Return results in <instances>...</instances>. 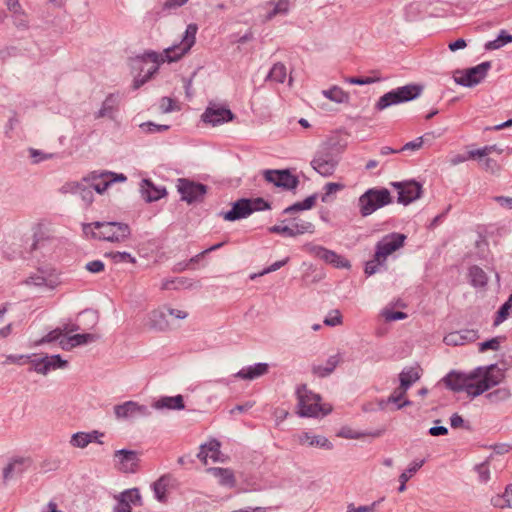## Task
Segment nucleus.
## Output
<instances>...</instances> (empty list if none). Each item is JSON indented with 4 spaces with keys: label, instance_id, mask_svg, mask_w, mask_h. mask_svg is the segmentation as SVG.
<instances>
[{
    "label": "nucleus",
    "instance_id": "53",
    "mask_svg": "<svg viewBox=\"0 0 512 512\" xmlns=\"http://www.w3.org/2000/svg\"><path fill=\"white\" fill-rule=\"evenodd\" d=\"M476 471L481 482H487L490 479V469L488 466V462H483L477 465Z\"/></svg>",
    "mask_w": 512,
    "mask_h": 512
},
{
    "label": "nucleus",
    "instance_id": "51",
    "mask_svg": "<svg viewBox=\"0 0 512 512\" xmlns=\"http://www.w3.org/2000/svg\"><path fill=\"white\" fill-rule=\"evenodd\" d=\"M512 308L509 307L508 305H506L505 303L500 307V309L498 310L497 314H496V317H495V320H494V325L495 326H498L499 324H501L503 321H505L508 316L510 315V310Z\"/></svg>",
    "mask_w": 512,
    "mask_h": 512
},
{
    "label": "nucleus",
    "instance_id": "31",
    "mask_svg": "<svg viewBox=\"0 0 512 512\" xmlns=\"http://www.w3.org/2000/svg\"><path fill=\"white\" fill-rule=\"evenodd\" d=\"M491 504L497 508L512 507V485L507 486L502 495L493 496Z\"/></svg>",
    "mask_w": 512,
    "mask_h": 512
},
{
    "label": "nucleus",
    "instance_id": "35",
    "mask_svg": "<svg viewBox=\"0 0 512 512\" xmlns=\"http://www.w3.org/2000/svg\"><path fill=\"white\" fill-rule=\"evenodd\" d=\"M420 378V374L417 368H409L403 370L400 375V384L409 389V387Z\"/></svg>",
    "mask_w": 512,
    "mask_h": 512
},
{
    "label": "nucleus",
    "instance_id": "13",
    "mask_svg": "<svg viewBox=\"0 0 512 512\" xmlns=\"http://www.w3.org/2000/svg\"><path fill=\"white\" fill-rule=\"evenodd\" d=\"M263 176L267 182L286 190L295 189L299 183L298 178L288 170H265Z\"/></svg>",
    "mask_w": 512,
    "mask_h": 512
},
{
    "label": "nucleus",
    "instance_id": "22",
    "mask_svg": "<svg viewBox=\"0 0 512 512\" xmlns=\"http://www.w3.org/2000/svg\"><path fill=\"white\" fill-rule=\"evenodd\" d=\"M146 410L145 407L139 406L136 402L127 401L121 405H117L114 408L115 415L117 418H128L135 416L136 414H142Z\"/></svg>",
    "mask_w": 512,
    "mask_h": 512
},
{
    "label": "nucleus",
    "instance_id": "4",
    "mask_svg": "<svg viewBox=\"0 0 512 512\" xmlns=\"http://www.w3.org/2000/svg\"><path fill=\"white\" fill-rule=\"evenodd\" d=\"M93 228L92 237L114 243L124 242L130 236V227L119 222H93L84 225V232Z\"/></svg>",
    "mask_w": 512,
    "mask_h": 512
},
{
    "label": "nucleus",
    "instance_id": "54",
    "mask_svg": "<svg viewBox=\"0 0 512 512\" xmlns=\"http://www.w3.org/2000/svg\"><path fill=\"white\" fill-rule=\"evenodd\" d=\"M344 188V185L343 184H340V183H334V182H330V183H327L324 187L325 189V194L323 195L322 197V201L323 202H327L328 201V196L337 192V191H340Z\"/></svg>",
    "mask_w": 512,
    "mask_h": 512
},
{
    "label": "nucleus",
    "instance_id": "44",
    "mask_svg": "<svg viewBox=\"0 0 512 512\" xmlns=\"http://www.w3.org/2000/svg\"><path fill=\"white\" fill-rule=\"evenodd\" d=\"M483 170L490 174H498L501 170V165L493 158H485L481 164Z\"/></svg>",
    "mask_w": 512,
    "mask_h": 512
},
{
    "label": "nucleus",
    "instance_id": "21",
    "mask_svg": "<svg viewBox=\"0 0 512 512\" xmlns=\"http://www.w3.org/2000/svg\"><path fill=\"white\" fill-rule=\"evenodd\" d=\"M268 364L266 363H258L254 366H249L241 369L239 372L235 374V377L244 379V380H253L260 376H263L268 373Z\"/></svg>",
    "mask_w": 512,
    "mask_h": 512
},
{
    "label": "nucleus",
    "instance_id": "59",
    "mask_svg": "<svg viewBox=\"0 0 512 512\" xmlns=\"http://www.w3.org/2000/svg\"><path fill=\"white\" fill-rule=\"evenodd\" d=\"M269 231L271 233L281 234V235L288 236V237H294L292 226L289 227V226L275 225V226L270 227Z\"/></svg>",
    "mask_w": 512,
    "mask_h": 512
},
{
    "label": "nucleus",
    "instance_id": "58",
    "mask_svg": "<svg viewBox=\"0 0 512 512\" xmlns=\"http://www.w3.org/2000/svg\"><path fill=\"white\" fill-rule=\"evenodd\" d=\"M444 342L447 345H462L463 344V337L461 332H454L450 333L447 336L444 337Z\"/></svg>",
    "mask_w": 512,
    "mask_h": 512
},
{
    "label": "nucleus",
    "instance_id": "60",
    "mask_svg": "<svg viewBox=\"0 0 512 512\" xmlns=\"http://www.w3.org/2000/svg\"><path fill=\"white\" fill-rule=\"evenodd\" d=\"M345 81L350 84L355 85H366L371 84L376 81V79L372 77H346Z\"/></svg>",
    "mask_w": 512,
    "mask_h": 512
},
{
    "label": "nucleus",
    "instance_id": "25",
    "mask_svg": "<svg viewBox=\"0 0 512 512\" xmlns=\"http://www.w3.org/2000/svg\"><path fill=\"white\" fill-rule=\"evenodd\" d=\"M340 361L341 357L339 354L332 355L328 358L325 365L314 364L312 367V371L318 377H326L334 371V369L340 363Z\"/></svg>",
    "mask_w": 512,
    "mask_h": 512
},
{
    "label": "nucleus",
    "instance_id": "27",
    "mask_svg": "<svg viewBox=\"0 0 512 512\" xmlns=\"http://www.w3.org/2000/svg\"><path fill=\"white\" fill-rule=\"evenodd\" d=\"M154 407L157 409H183L184 406V400L181 395H177L174 397H162L158 401L155 402Z\"/></svg>",
    "mask_w": 512,
    "mask_h": 512
},
{
    "label": "nucleus",
    "instance_id": "36",
    "mask_svg": "<svg viewBox=\"0 0 512 512\" xmlns=\"http://www.w3.org/2000/svg\"><path fill=\"white\" fill-rule=\"evenodd\" d=\"M286 76L287 73L285 65L282 63H276L271 68L268 79L278 83H283L286 79Z\"/></svg>",
    "mask_w": 512,
    "mask_h": 512
},
{
    "label": "nucleus",
    "instance_id": "41",
    "mask_svg": "<svg viewBox=\"0 0 512 512\" xmlns=\"http://www.w3.org/2000/svg\"><path fill=\"white\" fill-rule=\"evenodd\" d=\"M12 17L14 19V24L18 28L25 29L28 27V16L23 11L22 7L20 6L18 9H15L11 12Z\"/></svg>",
    "mask_w": 512,
    "mask_h": 512
},
{
    "label": "nucleus",
    "instance_id": "52",
    "mask_svg": "<svg viewBox=\"0 0 512 512\" xmlns=\"http://www.w3.org/2000/svg\"><path fill=\"white\" fill-rule=\"evenodd\" d=\"M81 181L66 182L60 188L62 194H77L80 189Z\"/></svg>",
    "mask_w": 512,
    "mask_h": 512
},
{
    "label": "nucleus",
    "instance_id": "55",
    "mask_svg": "<svg viewBox=\"0 0 512 512\" xmlns=\"http://www.w3.org/2000/svg\"><path fill=\"white\" fill-rule=\"evenodd\" d=\"M500 347V339L498 337L492 338L479 345V351L485 352L487 350H498Z\"/></svg>",
    "mask_w": 512,
    "mask_h": 512
},
{
    "label": "nucleus",
    "instance_id": "49",
    "mask_svg": "<svg viewBox=\"0 0 512 512\" xmlns=\"http://www.w3.org/2000/svg\"><path fill=\"white\" fill-rule=\"evenodd\" d=\"M324 324L327 326H337L342 324V315L339 310L331 311L328 316L324 319Z\"/></svg>",
    "mask_w": 512,
    "mask_h": 512
},
{
    "label": "nucleus",
    "instance_id": "12",
    "mask_svg": "<svg viewBox=\"0 0 512 512\" xmlns=\"http://www.w3.org/2000/svg\"><path fill=\"white\" fill-rule=\"evenodd\" d=\"M177 182V189L182 196V200L191 204L193 202H200L204 199L207 192V187L205 185L184 178L178 179Z\"/></svg>",
    "mask_w": 512,
    "mask_h": 512
},
{
    "label": "nucleus",
    "instance_id": "19",
    "mask_svg": "<svg viewBox=\"0 0 512 512\" xmlns=\"http://www.w3.org/2000/svg\"><path fill=\"white\" fill-rule=\"evenodd\" d=\"M141 193L147 202H153L162 198L166 194V190L156 187L152 181L144 179L141 184Z\"/></svg>",
    "mask_w": 512,
    "mask_h": 512
},
{
    "label": "nucleus",
    "instance_id": "38",
    "mask_svg": "<svg viewBox=\"0 0 512 512\" xmlns=\"http://www.w3.org/2000/svg\"><path fill=\"white\" fill-rule=\"evenodd\" d=\"M294 237L297 235H301L304 233H313L314 232V225L305 220H298L292 225Z\"/></svg>",
    "mask_w": 512,
    "mask_h": 512
},
{
    "label": "nucleus",
    "instance_id": "16",
    "mask_svg": "<svg viewBox=\"0 0 512 512\" xmlns=\"http://www.w3.org/2000/svg\"><path fill=\"white\" fill-rule=\"evenodd\" d=\"M144 327L155 331H166L170 329V321L165 306L149 312L145 318Z\"/></svg>",
    "mask_w": 512,
    "mask_h": 512
},
{
    "label": "nucleus",
    "instance_id": "57",
    "mask_svg": "<svg viewBox=\"0 0 512 512\" xmlns=\"http://www.w3.org/2000/svg\"><path fill=\"white\" fill-rule=\"evenodd\" d=\"M249 202L251 204V206H250L251 213L254 211H261V210L270 208L268 202H266L262 198L249 199Z\"/></svg>",
    "mask_w": 512,
    "mask_h": 512
},
{
    "label": "nucleus",
    "instance_id": "26",
    "mask_svg": "<svg viewBox=\"0 0 512 512\" xmlns=\"http://www.w3.org/2000/svg\"><path fill=\"white\" fill-rule=\"evenodd\" d=\"M98 435H99L98 431H93L91 433L77 432V433L72 435L71 440H70V444L73 447L85 448L93 440H96Z\"/></svg>",
    "mask_w": 512,
    "mask_h": 512
},
{
    "label": "nucleus",
    "instance_id": "56",
    "mask_svg": "<svg viewBox=\"0 0 512 512\" xmlns=\"http://www.w3.org/2000/svg\"><path fill=\"white\" fill-rule=\"evenodd\" d=\"M30 359V356H26V355H7L6 358H5V361H3V365H8V364H23L27 361H29Z\"/></svg>",
    "mask_w": 512,
    "mask_h": 512
},
{
    "label": "nucleus",
    "instance_id": "10",
    "mask_svg": "<svg viewBox=\"0 0 512 512\" xmlns=\"http://www.w3.org/2000/svg\"><path fill=\"white\" fill-rule=\"evenodd\" d=\"M490 68V62H482L475 67L456 71L454 80L459 85L472 87L479 84L486 77Z\"/></svg>",
    "mask_w": 512,
    "mask_h": 512
},
{
    "label": "nucleus",
    "instance_id": "37",
    "mask_svg": "<svg viewBox=\"0 0 512 512\" xmlns=\"http://www.w3.org/2000/svg\"><path fill=\"white\" fill-rule=\"evenodd\" d=\"M423 465V461H419V462H413L410 467L408 468V471L410 472V475H407L406 472H403L400 476H399V482H400V486H399V492H403L405 491L406 489V483L407 481L414 475V473H416Z\"/></svg>",
    "mask_w": 512,
    "mask_h": 512
},
{
    "label": "nucleus",
    "instance_id": "47",
    "mask_svg": "<svg viewBox=\"0 0 512 512\" xmlns=\"http://www.w3.org/2000/svg\"><path fill=\"white\" fill-rule=\"evenodd\" d=\"M510 397V391L506 388L497 389L487 395L491 402L506 400Z\"/></svg>",
    "mask_w": 512,
    "mask_h": 512
},
{
    "label": "nucleus",
    "instance_id": "42",
    "mask_svg": "<svg viewBox=\"0 0 512 512\" xmlns=\"http://www.w3.org/2000/svg\"><path fill=\"white\" fill-rule=\"evenodd\" d=\"M205 446L210 459L214 462L223 461L221 459L220 443L217 440H211Z\"/></svg>",
    "mask_w": 512,
    "mask_h": 512
},
{
    "label": "nucleus",
    "instance_id": "48",
    "mask_svg": "<svg viewBox=\"0 0 512 512\" xmlns=\"http://www.w3.org/2000/svg\"><path fill=\"white\" fill-rule=\"evenodd\" d=\"M62 332L60 330V327L50 331L46 336H44L42 339H40L39 341H36L35 342V345L38 346V345H41V344H44V343H51V342H54L58 339H60V337H62Z\"/></svg>",
    "mask_w": 512,
    "mask_h": 512
},
{
    "label": "nucleus",
    "instance_id": "64",
    "mask_svg": "<svg viewBox=\"0 0 512 512\" xmlns=\"http://www.w3.org/2000/svg\"><path fill=\"white\" fill-rule=\"evenodd\" d=\"M104 267V263L100 260H94L86 264V269L91 273L102 272Z\"/></svg>",
    "mask_w": 512,
    "mask_h": 512
},
{
    "label": "nucleus",
    "instance_id": "7",
    "mask_svg": "<svg viewBox=\"0 0 512 512\" xmlns=\"http://www.w3.org/2000/svg\"><path fill=\"white\" fill-rule=\"evenodd\" d=\"M421 93L418 85H406L385 93L375 104V109L382 111L391 105L407 102L417 98Z\"/></svg>",
    "mask_w": 512,
    "mask_h": 512
},
{
    "label": "nucleus",
    "instance_id": "11",
    "mask_svg": "<svg viewBox=\"0 0 512 512\" xmlns=\"http://www.w3.org/2000/svg\"><path fill=\"white\" fill-rule=\"evenodd\" d=\"M338 158L328 146L322 147L311 161L312 167L322 176H331L337 165Z\"/></svg>",
    "mask_w": 512,
    "mask_h": 512
},
{
    "label": "nucleus",
    "instance_id": "20",
    "mask_svg": "<svg viewBox=\"0 0 512 512\" xmlns=\"http://www.w3.org/2000/svg\"><path fill=\"white\" fill-rule=\"evenodd\" d=\"M31 464L29 458H17L9 463L3 470L5 480L12 478L14 475L22 474Z\"/></svg>",
    "mask_w": 512,
    "mask_h": 512
},
{
    "label": "nucleus",
    "instance_id": "14",
    "mask_svg": "<svg viewBox=\"0 0 512 512\" xmlns=\"http://www.w3.org/2000/svg\"><path fill=\"white\" fill-rule=\"evenodd\" d=\"M392 186L398 190V201L407 205L418 198L422 193V186L416 181L395 182Z\"/></svg>",
    "mask_w": 512,
    "mask_h": 512
},
{
    "label": "nucleus",
    "instance_id": "45",
    "mask_svg": "<svg viewBox=\"0 0 512 512\" xmlns=\"http://www.w3.org/2000/svg\"><path fill=\"white\" fill-rule=\"evenodd\" d=\"M382 317L387 322L402 320L407 318V314L401 311L393 312L389 308H385L381 312Z\"/></svg>",
    "mask_w": 512,
    "mask_h": 512
},
{
    "label": "nucleus",
    "instance_id": "24",
    "mask_svg": "<svg viewBox=\"0 0 512 512\" xmlns=\"http://www.w3.org/2000/svg\"><path fill=\"white\" fill-rule=\"evenodd\" d=\"M208 473L219 479V484L227 487H234L236 485V479L232 470L227 468L213 467L207 469Z\"/></svg>",
    "mask_w": 512,
    "mask_h": 512
},
{
    "label": "nucleus",
    "instance_id": "30",
    "mask_svg": "<svg viewBox=\"0 0 512 512\" xmlns=\"http://www.w3.org/2000/svg\"><path fill=\"white\" fill-rule=\"evenodd\" d=\"M322 94L329 100L336 103H347L349 101V93L339 86H333L328 90H323Z\"/></svg>",
    "mask_w": 512,
    "mask_h": 512
},
{
    "label": "nucleus",
    "instance_id": "15",
    "mask_svg": "<svg viewBox=\"0 0 512 512\" xmlns=\"http://www.w3.org/2000/svg\"><path fill=\"white\" fill-rule=\"evenodd\" d=\"M115 467L124 473H133L137 470L139 457L132 450H117L114 452Z\"/></svg>",
    "mask_w": 512,
    "mask_h": 512
},
{
    "label": "nucleus",
    "instance_id": "33",
    "mask_svg": "<svg viewBox=\"0 0 512 512\" xmlns=\"http://www.w3.org/2000/svg\"><path fill=\"white\" fill-rule=\"evenodd\" d=\"M408 388L402 386L401 384L397 387L393 393L388 398V403H394L397 405V409L402 408L403 406L410 405L411 402L407 399H404Z\"/></svg>",
    "mask_w": 512,
    "mask_h": 512
},
{
    "label": "nucleus",
    "instance_id": "2",
    "mask_svg": "<svg viewBox=\"0 0 512 512\" xmlns=\"http://www.w3.org/2000/svg\"><path fill=\"white\" fill-rule=\"evenodd\" d=\"M197 30L198 27L196 24H189L181 43L166 49L164 51V55H158L155 52L147 53L146 56L153 63V66L148 70V74L144 78L141 80L136 79L134 81V88L138 89L141 85L147 82L152 75L157 72L160 62H174L187 53L195 43Z\"/></svg>",
    "mask_w": 512,
    "mask_h": 512
},
{
    "label": "nucleus",
    "instance_id": "34",
    "mask_svg": "<svg viewBox=\"0 0 512 512\" xmlns=\"http://www.w3.org/2000/svg\"><path fill=\"white\" fill-rule=\"evenodd\" d=\"M118 105V98L110 94L103 102L102 108L98 113V118L101 117H112L113 112L116 110Z\"/></svg>",
    "mask_w": 512,
    "mask_h": 512
},
{
    "label": "nucleus",
    "instance_id": "3",
    "mask_svg": "<svg viewBox=\"0 0 512 512\" xmlns=\"http://www.w3.org/2000/svg\"><path fill=\"white\" fill-rule=\"evenodd\" d=\"M406 236L401 233H391L384 236L375 248L374 258L366 263L365 273L367 275L374 274L378 266L386 262L388 256L403 247Z\"/></svg>",
    "mask_w": 512,
    "mask_h": 512
},
{
    "label": "nucleus",
    "instance_id": "61",
    "mask_svg": "<svg viewBox=\"0 0 512 512\" xmlns=\"http://www.w3.org/2000/svg\"><path fill=\"white\" fill-rule=\"evenodd\" d=\"M50 369L64 368L68 362L63 360L59 355L48 356Z\"/></svg>",
    "mask_w": 512,
    "mask_h": 512
},
{
    "label": "nucleus",
    "instance_id": "6",
    "mask_svg": "<svg viewBox=\"0 0 512 512\" xmlns=\"http://www.w3.org/2000/svg\"><path fill=\"white\" fill-rule=\"evenodd\" d=\"M391 202V195L387 189H368L358 199L359 213L362 217H367L374 213L377 209L382 208Z\"/></svg>",
    "mask_w": 512,
    "mask_h": 512
},
{
    "label": "nucleus",
    "instance_id": "23",
    "mask_svg": "<svg viewBox=\"0 0 512 512\" xmlns=\"http://www.w3.org/2000/svg\"><path fill=\"white\" fill-rule=\"evenodd\" d=\"M297 441L300 445L332 448V444L323 436H315L309 432H302L297 435Z\"/></svg>",
    "mask_w": 512,
    "mask_h": 512
},
{
    "label": "nucleus",
    "instance_id": "8",
    "mask_svg": "<svg viewBox=\"0 0 512 512\" xmlns=\"http://www.w3.org/2000/svg\"><path fill=\"white\" fill-rule=\"evenodd\" d=\"M126 179L127 178L124 174H115L109 171H93L83 177V182H86V184H88L97 193L102 194L112 183L124 182Z\"/></svg>",
    "mask_w": 512,
    "mask_h": 512
},
{
    "label": "nucleus",
    "instance_id": "46",
    "mask_svg": "<svg viewBox=\"0 0 512 512\" xmlns=\"http://www.w3.org/2000/svg\"><path fill=\"white\" fill-rule=\"evenodd\" d=\"M32 362L34 364V370L39 374L46 375L51 370L48 356Z\"/></svg>",
    "mask_w": 512,
    "mask_h": 512
},
{
    "label": "nucleus",
    "instance_id": "63",
    "mask_svg": "<svg viewBox=\"0 0 512 512\" xmlns=\"http://www.w3.org/2000/svg\"><path fill=\"white\" fill-rule=\"evenodd\" d=\"M175 101L169 97H163L160 100V109L163 113H168L174 109Z\"/></svg>",
    "mask_w": 512,
    "mask_h": 512
},
{
    "label": "nucleus",
    "instance_id": "18",
    "mask_svg": "<svg viewBox=\"0 0 512 512\" xmlns=\"http://www.w3.org/2000/svg\"><path fill=\"white\" fill-rule=\"evenodd\" d=\"M251 204L249 199H240L234 203L232 209L223 214V218L227 221H235L245 218L251 214Z\"/></svg>",
    "mask_w": 512,
    "mask_h": 512
},
{
    "label": "nucleus",
    "instance_id": "39",
    "mask_svg": "<svg viewBox=\"0 0 512 512\" xmlns=\"http://www.w3.org/2000/svg\"><path fill=\"white\" fill-rule=\"evenodd\" d=\"M97 339L98 335L92 333L71 335V341H73L72 345H74V347L95 342Z\"/></svg>",
    "mask_w": 512,
    "mask_h": 512
},
{
    "label": "nucleus",
    "instance_id": "50",
    "mask_svg": "<svg viewBox=\"0 0 512 512\" xmlns=\"http://www.w3.org/2000/svg\"><path fill=\"white\" fill-rule=\"evenodd\" d=\"M289 9V0H278L275 4L273 10L269 13L268 18L271 19L272 17L278 15V14H284Z\"/></svg>",
    "mask_w": 512,
    "mask_h": 512
},
{
    "label": "nucleus",
    "instance_id": "28",
    "mask_svg": "<svg viewBox=\"0 0 512 512\" xmlns=\"http://www.w3.org/2000/svg\"><path fill=\"white\" fill-rule=\"evenodd\" d=\"M169 485V476H162L153 484L155 497L157 498L158 501L163 503L167 501Z\"/></svg>",
    "mask_w": 512,
    "mask_h": 512
},
{
    "label": "nucleus",
    "instance_id": "17",
    "mask_svg": "<svg viewBox=\"0 0 512 512\" xmlns=\"http://www.w3.org/2000/svg\"><path fill=\"white\" fill-rule=\"evenodd\" d=\"M233 117L234 115L229 109L216 105L209 106L202 115L203 121L213 126L232 121Z\"/></svg>",
    "mask_w": 512,
    "mask_h": 512
},
{
    "label": "nucleus",
    "instance_id": "32",
    "mask_svg": "<svg viewBox=\"0 0 512 512\" xmlns=\"http://www.w3.org/2000/svg\"><path fill=\"white\" fill-rule=\"evenodd\" d=\"M471 284L475 287H484L487 284L488 277L484 270L478 266H472L469 269Z\"/></svg>",
    "mask_w": 512,
    "mask_h": 512
},
{
    "label": "nucleus",
    "instance_id": "9",
    "mask_svg": "<svg viewBox=\"0 0 512 512\" xmlns=\"http://www.w3.org/2000/svg\"><path fill=\"white\" fill-rule=\"evenodd\" d=\"M304 250L311 256L320 259L335 268L349 269L351 267L349 260L337 254L335 251L329 250L323 246L309 243L304 246Z\"/></svg>",
    "mask_w": 512,
    "mask_h": 512
},
{
    "label": "nucleus",
    "instance_id": "62",
    "mask_svg": "<svg viewBox=\"0 0 512 512\" xmlns=\"http://www.w3.org/2000/svg\"><path fill=\"white\" fill-rule=\"evenodd\" d=\"M110 256L113 258V260L116 263H118V262H125V261H129L131 263H135L136 262L135 258L132 257L127 252H115V253H111Z\"/></svg>",
    "mask_w": 512,
    "mask_h": 512
},
{
    "label": "nucleus",
    "instance_id": "29",
    "mask_svg": "<svg viewBox=\"0 0 512 512\" xmlns=\"http://www.w3.org/2000/svg\"><path fill=\"white\" fill-rule=\"evenodd\" d=\"M118 504H127L131 507V505H142V499L140 492L137 488L128 489L122 492L118 497Z\"/></svg>",
    "mask_w": 512,
    "mask_h": 512
},
{
    "label": "nucleus",
    "instance_id": "43",
    "mask_svg": "<svg viewBox=\"0 0 512 512\" xmlns=\"http://www.w3.org/2000/svg\"><path fill=\"white\" fill-rule=\"evenodd\" d=\"M91 189L92 188L88 184H86V182H83V179H82L80 189L77 194H79L81 196V199L85 203L86 206L91 205L94 200L93 192Z\"/></svg>",
    "mask_w": 512,
    "mask_h": 512
},
{
    "label": "nucleus",
    "instance_id": "5",
    "mask_svg": "<svg viewBox=\"0 0 512 512\" xmlns=\"http://www.w3.org/2000/svg\"><path fill=\"white\" fill-rule=\"evenodd\" d=\"M299 415L304 417H316L327 415L332 407L328 404H321V397L313 393L306 385L297 389Z\"/></svg>",
    "mask_w": 512,
    "mask_h": 512
},
{
    "label": "nucleus",
    "instance_id": "1",
    "mask_svg": "<svg viewBox=\"0 0 512 512\" xmlns=\"http://www.w3.org/2000/svg\"><path fill=\"white\" fill-rule=\"evenodd\" d=\"M504 379V371L497 365L478 367L469 373L450 372L444 379L446 386L455 391H465L476 397L498 385Z\"/></svg>",
    "mask_w": 512,
    "mask_h": 512
},
{
    "label": "nucleus",
    "instance_id": "40",
    "mask_svg": "<svg viewBox=\"0 0 512 512\" xmlns=\"http://www.w3.org/2000/svg\"><path fill=\"white\" fill-rule=\"evenodd\" d=\"M316 202V196H309L303 202L296 203L284 210V213H291L293 211L310 209Z\"/></svg>",
    "mask_w": 512,
    "mask_h": 512
}]
</instances>
